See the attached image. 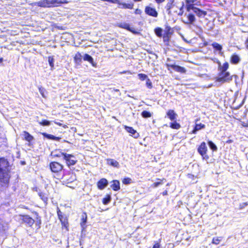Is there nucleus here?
I'll list each match as a JSON object with an SVG mask.
<instances>
[{
    "mask_svg": "<svg viewBox=\"0 0 248 248\" xmlns=\"http://www.w3.org/2000/svg\"><path fill=\"white\" fill-rule=\"evenodd\" d=\"M191 10L200 18L204 17L207 15V12L206 11L202 10L196 7L192 9Z\"/></svg>",
    "mask_w": 248,
    "mask_h": 248,
    "instance_id": "17",
    "label": "nucleus"
},
{
    "mask_svg": "<svg viewBox=\"0 0 248 248\" xmlns=\"http://www.w3.org/2000/svg\"><path fill=\"white\" fill-rule=\"evenodd\" d=\"M246 45L247 48H248V38L246 41Z\"/></svg>",
    "mask_w": 248,
    "mask_h": 248,
    "instance_id": "58",
    "label": "nucleus"
},
{
    "mask_svg": "<svg viewBox=\"0 0 248 248\" xmlns=\"http://www.w3.org/2000/svg\"><path fill=\"white\" fill-rule=\"evenodd\" d=\"M198 153L202 156L203 160H207L209 158V155L207 154L208 149L204 141L201 143L197 148Z\"/></svg>",
    "mask_w": 248,
    "mask_h": 248,
    "instance_id": "8",
    "label": "nucleus"
},
{
    "mask_svg": "<svg viewBox=\"0 0 248 248\" xmlns=\"http://www.w3.org/2000/svg\"><path fill=\"white\" fill-rule=\"evenodd\" d=\"M83 59L84 61L89 62L93 66L95 65V64H94L93 58L90 55L88 54H84Z\"/></svg>",
    "mask_w": 248,
    "mask_h": 248,
    "instance_id": "32",
    "label": "nucleus"
},
{
    "mask_svg": "<svg viewBox=\"0 0 248 248\" xmlns=\"http://www.w3.org/2000/svg\"><path fill=\"white\" fill-rule=\"evenodd\" d=\"M7 230V227L3 223L2 219L0 218V235L5 233Z\"/></svg>",
    "mask_w": 248,
    "mask_h": 248,
    "instance_id": "29",
    "label": "nucleus"
},
{
    "mask_svg": "<svg viewBox=\"0 0 248 248\" xmlns=\"http://www.w3.org/2000/svg\"><path fill=\"white\" fill-rule=\"evenodd\" d=\"M9 163L7 160L4 157L0 158V172L10 171L9 169Z\"/></svg>",
    "mask_w": 248,
    "mask_h": 248,
    "instance_id": "12",
    "label": "nucleus"
},
{
    "mask_svg": "<svg viewBox=\"0 0 248 248\" xmlns=\"http://www.w3.org/2000/svg\"><path fill=\"white\" fill-rule=\"evenodd\" d=\"M170 127L171 129L177 130L181 128V124L175 120L170 123Z\"/></svg>",
    "mask_w": 248,
    "mask_h": 248,
    "instance_id": "30",
    "label": "nucleus"
},
{
    "mask_svg": "<svg viewBox=\"0 0 248 248\" xmlns=\"http://www.w3.org/2000/svg\"><path fill=\"white\" fill-rule=\"evenodd\" d=\"M134 13L136 15H140L141 13V10L137 8V9H135V10L134 11Z\"/></svg>",
    "mask_w": 248,
    "mask_h": 248,
    "instance_id": "50",
    "label": "nucleus"
},
{
    "mask_svg": "<svg viewBox=\"0 0 248 248\" xmlns=\"http://www.w3.org/2000/svg\"><path fill=\"white\" fill-rule=\"evenodd\" d=\"M212 46L213 47L214 49L219 51H221V50L222 49V46L217 42L213 43L212 44Z\"/></svg>",
    "mask_w": 248,
    "mask_h": 248,
    "instance_id": "35",
    "label": "nucleus"
},
{
    "mask_svg": "<svg viewBox=\"0 0 248 248\" xmlns=\"http://www.w3.org/2000/svg\"><path fill=\"white\" fill-rule=\"evenodd\" d=\"M172 33V30L170 26H166L165 30V32L164 34L166 35H170Z\"/></svg>",
    "mask_w": 248,
    "mask_h": 248,
    "instance_id": "41",
    "label": "nucleus"
},
{
    "mask_svg": "<svg viewBox=\"0 0 248 248\" xmlns=\"http://www.w3.org/2000/svg\"><path fill=\"white\" fill-rule=\"evenodd\" d=\"M61 153L62 152H60V154H56L54 155V156L55 157H60L61 156H62V155H61Z\"/></svg>",
    "mask_w": 248,
    "mask_h": 248,
    "instance_id": "56",
    "label": "nucleus"
},
{
    "mask_svg": "<svg viewBox=\"0 0 248 248\" xmlns=\"http://www.w3.org/2000/svg\"><path fill=\"white\" fill-rule=\"evenodd\" d=\"M62 179L63 182L66 185L70 184L77 180V176L75 173L73 172H68L62 175Z\"/></svg>",
    "mask_w": 248,
    "mask_h": 248,
    "instance_id": "9",
    "label": "nucleus"
},
{
    "mask_svg": "<svg viewBox=\"0 0 248 248\" xmlns=\"http://www.w3.org/2000/svg\"><path fill=\"white\" fill-rule=\"evenodd\" d=\"M54 123L56 124L57 125H59V126H62V124L59 122H55L54 121Z\"/></svg>",
    "mask_w": 248,
    "mask_h": 248,
    "instance_id": "57",
    "label": "nucleus"
},
{
    "mask_svg": "<svg viewBox=\"0 0 248 248\" xmlns=\"http://www.w3.org/2000/svg\"><path fill=\"white\" fill-rule=\"evenodd\" d=\"M157 180H160L158 182H156L152 184V187L153 188H155L157 187L159 185H161L163 183V181H165L166 179L165 178H163L161 180H160L159 179H157Z\"/></svg>",
    "mask_w": 248,
    "mask_h": 248,
    "instance_id": "36",
    "label": "nucleus"
},
{
    "mask_svg": "<svg viewBox=\"0 0 248 248\" xmlns=\"http://www.w3.org/2000/svg\"><path fill=\"white\" fill-rule=\"evenodd\" d=\"M120 74H131V72L130 71H124L123 72H121L119 73Z\"/></svg>",
    "mask_w": 248,
    "mask_h": 248,
    "instance_id": "51",
    "label": "nucleus"
},
{
    "mask_svg": "<svg viewBox=\"0 0 248 248\" xmlns=\"http://www.w3.org/2000/svg\"><path fill=\"white\" fill-rule=\"evenodd\" d=\"M49 168L54 177L59 179L62 176L64 166L57 161H52L49 164Z\"/></svg>",
    "mask_w": 248,
    "mask_h": 248,
    "instance_id": "4",
    "label": "nucleus"
},
{
    "mask_svg": "<svg viewBox=\"0 0 248 248\" xmlns=\"http://www.w3.org/2000/svg\"><path fill=\"white\" fill-rule=\"evenodd\" d=\"M198 0H186V8L187 12H190L192 9L196 7V5H200V1L196 2Z\"/></svg>",
    "mask_w": 248,
    "mask_h": 248,
    "instance_id": "13",
    "label": "nucleus"
},
{
    "mask_svg": "<svg viewBox=\"0 0 248 248\" xmlns=\"http://www.w3.org/2000/svg\"><path fill=\"white\" fill-rule=\"evenodd\" d=\"M135 2H137V1H142V0H133Z\"/></svg>",
    "mask_w": 248,
    "mask_h": 248,
    "instance_id": "60",
    "label": "nucleus"
},
{
    "mask_svg": "<svg viewBox=\"0 0 248 248\" xmlns=\"http://www.w3.org/2000/svg\"><path fill=\"white\" fill-rule=\"evenodd\" d=\"M57 214L61 223L62 229H65L66 231H68L69 224L68 216L63 214L59 207L57 208Z\"/></svg>",
    "mask_w": 248,
    "mask_h": 248,
    "instance_id": "5",
    "label": "nucleus"
},
{
    "mask_svg": "<svg viewBox=\"0 0 248 248\" xmlns=\"http://www.w3.org/2000/svg\"><path fill=\"white\" fill-rule=\"evenodd\" d=\"M165 66L167 68V69L170 71L171 69H173L175 71L183 74L186 72V69L185 67H182L181 66L176 65L175 64H170L168 63H166L165 64Z\"/></svg>",
    "mask_w": 248,
    "mask_h": 248,
    "instance_id": "10",
    "label": "nucleus"
},
{
    "mask_svg": "<svg viewBox=\"0 0 248 248\" xmlns=\"http://www.w3.org/2000/svg\"><path fill=\"white\" fill-rule=\"evenodd\" d=\"M131 179L129 177H125L122 180V183L124 185H129L131 183Z\"/></svg>",
    "mask_w": 248,
    "mask_h": 248,
    "instance_id": "44",
    "label": "nucleus"
},
{
    "mask_svg": "<svg viewBox=\"0 0 248 248\" xmlns=\"http://www.w3.org/2000/svg\"><path fill=\"white\" fill-rule=\"evenodd\" d=\"M208 144L210 149L213 151H217V146L212 141H208Z\"/></svg>",
    "mask_w": 248,
    "mask_h": 248,
    "instance_id": "38",
    "label": "nucleus"
},
{
    "mask_svg": "<svg viewBox=\"0 0 248 248\" xmlns=\"http://www.w3.org/2000/svg\"><path fill=\"white\" fill-rule=\"evenodd\" d=\"M34 214L36 216L35 219L28 215H20V217L23 223L30 226L35 232H37L41 228L42 220L37 212H34Z\"/></svg>",
    "mask_w": 248,
    "mask_h": 248,
    "instance_id": "1",
    "label": "nucleus"
},
{
    "mask_svg": "<svg viewBox=\"0 0 248 248\" xmlns=\"http://www.w3.org/2000/svg\"><path fill=\"white\" fill-rule=\"evenodd\" d=\"M107 162L108 165L116 168L119 167V162L114 159L108 158L107 159Z\"/></svg>",
    "mask_w": 248,
    "mask_h": 248,
    "instance_id": "28",
    "label": "nucleus"
},
{
    "mask_svg": "<svg viewBox=\"0 0 248 248\" xmlns=\"http://www.w3.org/2000/svg\"><path fill=\"white\" fill-rule=\"evenodd\" d=\"M222 240V237H216L212 239V243L215 245H218L219 244L220 241Z\"/></svg>",
    "mask_w": 248,
    "mask_h": 248,
    "instance_id": "40",
    "label": "nucleus"
},
{
    "mask_svg": "<svg viewBox=\"0 0 248 248\" xmlns=\"http://www.w3.org/2000/svg\"><path fill=\"white\" fill-rule=\"evenodd\" d=\"M103 1H108L112 3H116L118 4L119 2V0H101Z\"/></svg>",
    "mask_w": 248,
    "mask_h": 248,
    "instance_id": "48",
    "label": "nucleus"
},
{
    "mask_svg": "<svg viewBox=\"0 0 248 248\" xmlns=\"http://www.w3.org/2000/svg\"><path fill=\"white\" fill-rule=\"evenodd\" d=\"M118 5H119V8L121 9H132L134 7V3L132 2L126 3L124 2H122L120 0Z\"/></svg>",
    "mask_w": 248,
    "mask_h": 248,
    "instance_id": "21",
    "label": "nucleus"
},
{
    "mask_svg": "<svg viewBox=\"0 0 248 248\" xmlns=\"http://www.w3.org/2000/svg\"><path fill=\"white\" fill-rule=\"evenodd\" d=\"M110 187L113 191H117L120 189V183L119 180H113L110 182Z\"/></svg>",
    "mask_w": 248,
    "mask_h": 248,
    "instance_id": "19",
    "label": "nucleus"
},
{
    "mask_svg": "<svg viewBox=\"0 0 248 248\" xmlns=\"http://www.w3.org/2000/svg\"><path fill=\"white\" fill-rule=\"evenodd\" d=\"M82 56L79 52H77L74 57V61L75 63L79 64L82 62Z\"/></svg>",
    "mask_w": 248,
    "mask_h": 248,
    "instance_id": "27",
    "label": "nucleus"
},
{
    "mask_svg": "<svg viewBox=\"0 0 248 248\" xmlns=\"http://www.w3.org/2000/svg\"><path fill=\"white\" fill-rule=\"evenodd\" d=\"M108 182L105 178H101L96 183L97 188L100 190L104 189L108 185Z\"/></svg>",
    "mask_w": 248,
    "mask_h": 248,
    "instance_id": "15",
    "label": "nucleus"
},
{
    "mask_svg": "<svg viewBox=\"0 0 248 248\" xmlns=\"http://www.w3.org/2000/svg\"><path fill=\"white\" fill-rule=\"evenodd\" d=\"M111 200V196L110 195H107L105 198L102 200V202L104 204L106 205L108 204Z\"/></svg>",
    "mask_w": 248,
    "mask_h": 248,
    "instance_id": "37",
    "label": "nucleus"
},
{
    "mask_svg": "<svg viewBox=\"0 0 248 248\" xmlns=\"http://www.w3.org/2000/svg\"><path fill=\"white\" fill-rule=\"evenodd\" d=\"M138 76L139 79L141 81L146 80L148 78L147 75L142 73L139 74Z\"/></svg>",
    "mask_w": 248,
    "mask_h": 248,
    "instance_id": "43",
    "label": "nucleus"
},
{
    "mask_svg": "<svg viewBox=\"0 0 248 248\" xmlns=\"http://www.w3.org/2000/svg\"><path fill=\"white\" fill-rule=\"evenodd\" d=\"M155 2L158 3V4H159V3H161L162 2H163L165 0H155Z\"/></svg>",
    "mask_w": 248,
    "mask_h": 248,
    "instance_id": "52",
    "label": "nucleus"
},
{
    "mask_svg": "<svg viewBox=\"0 0 248 248\" xmlns=\"http://www.w3.org/2000/svg\"><path fill=\"white\" fill-rule=\"evenodd\" d=\"M10 171L0 172V186L5 189L9 187L11 176Z\"/></svg>",
    "mask_w": 248,
    "mask_h": 248,
    "instance_id": "6",
    "label": "nucleus"
},
{
    "mask_svg": "<svg viewBox=\"0 0 248 248\" xmlns=\"http://www.w3.org/2000/svg\"><path fill=\"white\" fill-rule=\"evenodd\" d=\"M68 3L67 0H41L34 3V5L40 7H58L62 4Z\"/></svg>",
    "mask_w": 248,
    "mask_h": 248,
    "instance_id": "3",
    "label": "nucleus"
},
{
    "mask_svg": "<svg viewBox=\"0 0 248 248\" xmlns=\"http://www.w3.org/2000/svg\"><path fill=\"white\" fill-rule=\"evenodd\" d=\"M247 205H248V202H242L239 204V209H242Z\"/></svg>",
    "mask_w": 248,
    "mask_h": 248,
    "instance_id": "47",
    "label": "nucleus"
},
{
    "mask_svg": "<svg viewBox=\"0 0 248 248\" xmlns=\"http://www.w3.org/2000/svg\"><path fill=\"white\" fill-rule=\"evenodd\" d=\"M233 142V140H228L226 141V143H231Z\"/></svg>",
    "mask_w": 248,
    "mask_h": 248,
    "instance_id": "55",
    "label": "nucleus"
},
{
    "mask_svg": "<svg viewBox=\"0 0 248 248\" xmlns=\"http://www.w3.org/2000/svg\"><path fill=\"white\" fill-rule=\"evenodd\" d=\"M187 21L186 24H192L195 21V17L193 14L189 13L186 16Z\"/></svg>",
    "mask_w": 248,
    "mask_h": 248,
    "instance_id": "31",
    "label": "nucleus"
},
{
    "mask_svg": "<svg viewBox=\"0 0 248 248\" xmlns=\"http://www.w3.org/2000/svg\"><path fill=\"white\" fill-rule=\"evenodd\" d=\"M155 32L156 35L157 36H158V37H162L163 30L161 28H160V27L156 28L155 29Z\"/></svg>",
    "mask_w": 248,
    "mask_h": 248,
    "instance_id": "33",
    "label": "nucleus"
},
{
    "mask_svg": "<svg viewBox=\"0 0 248 248\" xmlns=\"http://www.w3.org/2000/svg\"><path fill=\"white\" fill-rule=\"evenodd\" d=\"M229 67V64L228 62H226L223 63L222 65H219L218 69L219 73L218 77L216 78V81L225 83L232 80V77L230 75V73L227 71Z\"/></svg>",
    "mask_w": 248,
    "mask_h": 248,
    "instance_id": "2",
    "label": "nucleus"
},
{
    "mask_svg": "<svg viewBox=\"0 0 248 248\" xmlns=\"http://www.w3.org/2000/svg\"><path fill=\"white\" fill-rule=\"evenodd\" d=\"M205 127V125L202 123L196 124L194 125L193 129L191 131V134H196L197 132Z\"/></svg>",
    "mask_w": 248,
    "mask_h": 248,
    "instance_id": "23",
    "label": "nucleus"
},
{
    "mask_svg": "<svg viewBox=\"0 0 248 248\" xmlns=\"http://www.w3.org/2000/svg\"><path fill=\"white\" fill-rule=\"evenodd\" d=\"M152 248H160V245L158 242H155Z\"/></svg>",
    "mask_w": 248,
    "mask_h": 248,
    "instance_id": "49",
    "label": "nucleus"
},
{
    "mask_svg": "<svg viewBox=\"0 0 248 248\" xmlns=\"http://www.w3.org/2000/svg\"><path fill=\"white\" fill-rule=\"evenodd\" d=\"M39 124L42 126H48L50 125V123L49 121L43 119L41 122H39Z\"/></svg>",
    "mask_w": 248,
    "mask_h": 248,
    "instance_id": "42",
    "label": "nucleus"
},
{
    "mask_svg": "<svg viewBox=\"0 0 248 248\" xmlns=\"http://www.w3.org/2000/svg\"><path fill=\"white\" fill-rule=\"evenodd\" d=\"M141 115L144 118H148L152 116V113L150 111L143 110L142 111Z\"/></svg>",
    "mask_w": 248,
    "mask_h": 248,
    "instance_id": "34",
    "label": "nucleus"
},
{
    "mask_svg": "<svg viewBox=\"0 0 248 248\" xmlns=\"http://www.w3.org/2000/svg\"><path fill=\"white\" fill-rule=\"evenodd\" d=\"M170 35L164 34L163 35H162L164 42L165 43H168L170 40Z\"/></svg>",
    "mask_w": 248,
    "mask_h": 248,
    "instance_id": "46",
    "label": "nucleus"
},
{
    "mask_svg": "<svg viewBox=\"0 0 248 248\" xmlns=\"http://www.w3.org/2000/svg\"><path fill=\"white\" fill-rule=\"evenodd\" d=\"M41 134L44 138H46L48 140L59 141L61 139V137H56L53 135L48 134L46 132H42L41 133Z\"/></svg>",
    "mask_w": 248,
    "mask_h": 248,
    "instance_id": "20",
    "label": "nucleus"
},
{
    "mask_svg": "<svg viewBox=\"0 0 248 248\" xmlns=\"http://www.w3.org/2000/svg\"><path fill=\"white\" fill-rule=\"evenodd\" d=\"M48 62L49 63V64L50 66L51 67V69L53 68L54 64V59L53 56H50L48 57Z\"/></svg>",
    "mask_w": 248,
    "mask_h": 248,
    "instance_id": "39",
    "label": "nucleus"
},
{
    "mask_svg": "<svg viewBox=\"0 0 248 248\" xmlns=\"http://www.w3.org/2000/svg\"><path fill=\"white\" fill-rule=\"evenodd\" d=\"M39 196L40 197L41 199L44 202L45 204H47L48 201V197H49V193L48 191H40L38 193Z\"/></svg>",
    "mask_w": 248,
    "mask_h": 248,
    "instance_id": "18",
    "label": "nucleus"
},
{
    "mask_svg": "<svg viewBox=\"0 0 248 248\" xmlns=\"http://www.w3.org/2000/svg\"><path fill=\"white\" fill-rule=\"evenodd\" d=\"M162 194L163 196L167 195H168V191H167V190H165V191H164L162 193Z\"/></svg>",
    "mask_w": 248,
    "mask_h": 248,
    "instance_id": "54",
    "label": "nucleus"
},
{
    "mask_svg": "<svg viewBox=\"0 0 248 248\" xmlns=\"http://www.w3.org/2000/svg\"><path fill=\"white\" fill-rule=\"evenodd\" d=\"M170 58H168V59H167V61H170Z\"/></svg>",
    "mask_w": 248,
    "mask_h": 248,
    "instance_id": "61",
    "label": "nucleus"
},
{
    "mask_svg": "<svg viewBox=\"0 0 248 248\" xmlns=\"http://www.w3.org/2000/svg\"><path fill=\"white\" fill-rule=\"evenodd\" d=\"M61 155L63 157V159L68 167L74 166L78 162V160L75 156L72 154H68L66 153H61Z\"/></svg>",
    "mask_w": 248,
    "mask_h": 248,
    "instance_id": "7",
    "label": "nucleus"
},
{
    "mask_svg": "<svg viewBox=\"0 0 248 248\" xmlns=\"http://www.w3.org/2000/svg\"><path fill=\"white\" fill-rule=\"evenodd\" d=\"M151 5L152 4H150L149 5L145 6L144 12L147 15L150 16L157 17L158 13L156 9Z\"/></svg>",
    "mask_w": 248,
    "mask_h": 248,
    "instance_id": "11",
    "label": "nucleus"
},
{
    "mask_svg": "<svg viewBox=\"0 0 248 248\" xmlns=\"http://www.w3.org/2000/svg\"><path fill=\"white\" fill-rule=\"evenodd\" d=\"M240 61V58L236 54H233L230 57V62L233 64H237Z\"/></svg>",
    "mask_w": 248,
    "mask_h": 248,
    "instance_id": "25",
    "label": "nucleus"
},
{
    "mask_svg": "<svg viewBox=\"0 0 248 248\" xmlns=\"http://www.w3.org/2000/svg\"><path fill=\"white\" fill-rule=\"evenodd\" d=\"M146 85L148 89H151L153 88L152 82L149 78L146 80Z\"/></svg>",
    "mask_w": 248,
    "mask_h": 248,
    "instance_id": "45",
    "label": "nucleus"
},
{
    "mask_svg": "<svg viewBox=\"0 0 248 248\" xmlns=\"http://www.w3.org/2000/svg\"><path fill=\"white\" fill-rule=\"evenodd\" d=\"M172 4H167V10H170L171 8Z\"/></svg>",
    "mask_w": 248,
    "mask_h": 248,
    "instance_id": "53",
    "label": "nucleus"
},
{
    "mask_svg": "<svg viewBox=\"0 0 248 248\" xmlns=\"http://www.w3.org/2000/svg\"><path fill=\"white\" fill-rule=\"evenodd\" d=\"M3 62V59L2 57H0V64L2 63Z\"/></svg>",
    "mask_w": 248,
    "mask_h": 248,
    "instance_id": "59",
    "label": "nucleus"
},
{
    "mask_svg": "<svg viewBox=\"0 0 248 248\" xmlns=\"http://www.w3.org/2000/svg\"><path fill=\"white\" fill-rule=\"evenodd\" d=\"M118 26L121 28L126 30L135 34H137L139 33V32L137 31L134 28L131 27L130 25L128 23H121Z\"/></svg>",
    "mask_w": 248,
    "mask_h": 248,
    "instance_id": "14",
    "label": "nucleus"
},
{
    "mask_svg": "<svg viewBox=\"0 0 248 248\" xmlns=\"http://www.w3.org/2000/svg\"><path fill=\"white\" fill-rule=\"evenodd\" d=\"M177 114L173 109H169L166 112L165 118L167 117L170 121L176 120Z\"/></svg>",
    "mask_w": 248,
    "mask_h": 248,
    "instance_id": "16",
    "label": "nucleus"
},
{
    "mask_svg": "<svg viewBox=\"0 0 248 248\" xmlns=\"http://www.w3.org/2000/svg\"><path fill=\"white\" fill-rule=\"evenodd\" d=\"M88 216L86 212H83L81 214L80 225L83 229L86 227V223H87Z\"/></svg>",
    "mask_w": 248,
    "mask_h": 248,
    "instance_id": "22",
    "label": "nucleus"
},
{
    "mask_svg": "<svg viewBox=\"0 0 248 248\" xmlns=\"http://www.w3.org/2000/svg\"><path fill=\"white\" fill-rule=\"evenodd\" d=\"M23 134L24 135L23 139L25 140L28 141V142H31L33 140V137L32 135H31L28 132L26 131H24L23 132Z\"/></svg>",
    "mask_w": 248,
    "mask_h": 248,
    "instance_id": "26",
    "label": "nucleus"
},
{
    "mask_svg": "<svg viewBox=\"0 0 248 248\" xmlns=\"http://www.w3.org/2000/svg\"><path fill=\"white\" fill-rule=\"evenodd\" d=\"M124 128L128 133L130 134L131 136H133L136 134H137V136H134L135 138H137L139 136V133H137V131L135 130L132 127L124 125Z\"/></svg>",
    "mask_w": 248,
    "mask_h": 248,
    "instance_id": "24",
    "label": "nucleus"
}]
</instances>
